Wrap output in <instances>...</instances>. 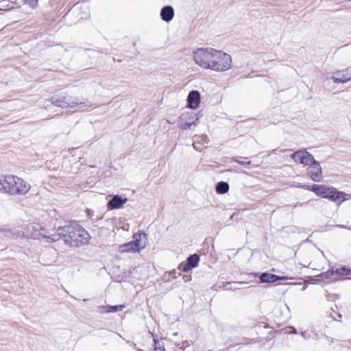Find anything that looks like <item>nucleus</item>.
Returning <instances> with one entry per match:
<instances>
[{"label":"nucleus","mask_w":351,"mask_h":351,"mask_svg":"<svg viewBox=\"0 0 351 351\" xmlns=\"http://www.w3.org/2000/svg\"><path fill=\"white\" fill-rule=\"evenodd\" d=\"M49 243L56 242L63 238L64 243L71 247H80L87 244L90 239L88 232L82 228L62 227L54 230L49 236H44Z\"/></svg>","instance_id":"obj_1"},{"label":"nucleus","mask_w":351,"mask_h":351,"mask_svg":"<svg viewBox=\"0 0 351 351\" xmlns=\"http://www.w3.org/2000/svg\"><path fill=\"white\" fill-rule=\"evenodd\" d=\"M31 189L30 183L20 176L11 173L0 174V194L24 196Z\"/></svg>","instance_id":"obj_2"},{"label":"nucleus","mask_w":351,"mask_h":351,"mask_svg":"<svg viewBox=\"0 0 351 351\" xmlns=\"http://www.w3.org/2000/svg\"><path fill=\"white\" fill-rule=\"evenodd\" d=\"M304 187L313 191L318 197L339 204L351 198V195L326 184H313L312 186H304Z\"/></svg>","instance_id":"obj_3"},{"label":"nucleus","mask_w":351,"mask_h":351,"mask_svg":"<svg viewBox=\"0 0 351 351\" xmlns=\"http://www.w3.org/2000/svg\"><path fill=\"white\" fill-rule=\"evenodd\" d=\"M215 49L200 48L194 51L193 58L195 63L203 69L210 70L215 57Z\"/></svg>","instance_id":"obj_4"},{"label":"nucleus","mask_w":351,"mask_h":351,"mask_svg":"<svg viewBox=\"0 0 351 351\" xmlns=\"http://www.w3.org/2000/svg\"><path fill=\"white\" fill-rule=\"evenodd\" d=\"M213 62L210 71L221 73L230 69L232 59L230 54L216 49Z\"/></svg>","instance_id":"obj_5"},{"label":"nucleus","mask_w":351,"mask_h":351,"mask_svg":"<svg viewBox=\"0 0 351 351\" xmlns=\"http://www.w3.org/2000/svg\"><path fill=\"white\" fill-rule=\"evenodd\" d=\"M199 117L197 113L190 111L183 112L178 119V126L181 130H187L197 125Z\"/></svg>","instance_id":"obj_6"},{"label":"nucleus","mask_w":351,"mask_h":351,"mask_svg":"<svg viewBox=\"0 0 351 351\" xmlns=\"http://www.w3.org/2000/svg\"><path fill=\"white\" fill-rule=\"evenodd\" d=\"M202 104V95L197 90L189 92L186 99V108L191 110L199 109Z\"/></svg>","instance_id":"obj_7"},{"label":"nucleus","mask_w":351,"mask_h":351,"mask_svg":"<svg viewBox=\"0 0 351 351\" xmlns=\"http://www.w3.org/2000/svg\"><path fill=\"white\" fill-rule=\"evenodd\" d=\"M291 158L295 162L303 165L306 167L311 164L312 162L315 160L314 157L305 149H300L293 152L291 155Z\"/></svg>","instance_id":"obj_8"},{"label":"nucleus","mask_w":351,"mask_h":351,"mask_svg":"<svg viewBox=\"0 0 351 351\" xmlns=\"http://www.w3.org/2000/svg\"><path fill=\"white\" fill-rule=\"evenodd\" d=\"M107 199H108L106 205L108 210L121 209L128 202V198L124 195H108Z\"/></svg>","instance_id":"obj_9"},{"label":"nucleus","mask_w":351,"mask_h":351,"mask_svg":"<svg viewBox=\"0 0 351 351\" xmlns=\"http://www.w3.org/2000/svg\"><path fill=\"white\" fill-rule=\"evenodd\" d=\"M307 167L306 173L308 176L314 182H321L323 179V176L319 162L314 160L313 162Z\"/></svg>","instance_id":"obj_10"},{"label":"nucleus","mask_w":351,"mask_h":351,"mask_svg":"<svg viewBox=\"0 0 351 351\" xmlns=\"http://www.w3.org/2000/svg\"><path fill=\"white\" fill-rule=\"evenodd\" d=\"M331 80L335 84H345L351 81V68L339 69L331 75Z\"/></svg>","instance_id":"obj_11"},{"label":"nucleus","mask_w":351,"mask_h":351,"mask_svg":"<svg viewBox=\"0 0 351 351\" xmlns=\"http://www.w3.org/2000/svg\"><path fill=\"white\" fill-rule=\"evenodd\" d=\"M26 232L24 233L25 237L33 239H43L45 242L47 243L46 241V239L44 238V236H49L51 233H53L54 231L45 234L41 232V231L36 226L34 225H28L25 227Z\"/></svg>","instance_id":"obj_12"},{"label":"nucleus","mask_w":351,"mask_h":351,"mask_svg":"<svg viewBox=\"0 0 351 351\" xmlns=\"http://www.w3.org/2000/svg\"><path fill=\"white\" fill-rule=\"evenodd\" d=\"M199 262V256L196 254L191 255L186 261V263H182L179 265L178 269L184 272H188L189 271L197 267Z\"/></svg>","instance_id":"obj_13"},{"label":"nucleus","mask_w":351,"mask_h":351,"mask_svg":"<svg viewBox=\"0 0 351 351\" xmlns=\"http://www.w3.org/2000/svg\"><path fill=\"white\" fill-rule=\"evenodd\" d=\"M348 275H351V270L345 267L331 269L326 273V278L330 280H336Z\"/></svg>","instance_id":"obj_14"},{"label":"nucleus","mask_w":351,"mask_h":351,"mask_svg":"<svg viewBox=\"0 0 351 351\" xmlns=\"http://www.w3.org/2000/svg\"><path fill=\"white\" fill-rule=\"evenodd\" d=\"M147 234L142 232H138L133 235L132 242L140 252L147 245Z\"/></svg>","instance_id":"obj_15"},{"label":"nucleus","mask_w":351,"mask_h":351,"mask_svg":"<svg viewBox=\"0 0 351 351\" xmlns=\"http://www.w3.org/2000/svg\"><path fill=\"white\" fill-rule=\"evenodd\" d=\"M288 279L289 280H292V279H293V278H288V277H286V276H276L275 274H267V273H263L260 276L261 282H263V283L274 282H276L277 280H288Z\"/></svg>","instance_id":"obj_16"},{"label":"nucleus","mask_w":351,"mask_h":351,"mask_svg":"<svg viewBox=\"0 0 351 351\" xmlns=\"http://www.w3.org/2000/svg\"><path fill=\"white\" fill-rule=\"evenodd\" d=\"M174 16V10L170 5H166L162 8L160 16L166 22H169Z\"/></svg>","instance_id":"obj_17"},{"label":"nucleus","mask_w":351,"mask_h":351,"mask_svg":"<svg viewBox=\"0 0 351 351\" xmlns=\"http://www.w3.org/2000/svg\"><path fill=\"white\" fill-rule=\"evenodd\" d=\"M120 252L123 253H138V248L135 247L134 243L132 241L127 243L121 245L119 247Z\"/></svg>","instance_id":"obj_18"},{"label":"nucleus","mask_w":351,"mask_h":351,"mask_svg":"<svg viewBox=\"0 0 351 351\" xmlns=\"http://www.w3.org/2000/svg\"><path fill=\"white\" fill-rule=\"evenodd\" d=\"M229 184L226 182H219L216 185V192L218 194H225L229 191Z\"/></svg>","instance_id":"obj_19"},{"label":"nucleus","mask_w":351,"mask_h":351,"mask_svg":"<svg viewBox=\"0 0 351 351\" xmlns=\"http://www.w3.org/2000/svg\"><path fill=\"white\" fill-rule=\"evenodd\" d=\"M51 102L53 105L61 108H68L69 104L64 101V97H52Z\"/></svg>","instance_id":"obj_20"},{"label":"nucleus","mask_w":351,"mask_h":351,"mask_svg":"<svg viewBox=\"0 0 351 351\" xmlns=\"http://www.w3.org/2000/svg\"><path fill=\"white\" fill-rule=\"evenodd\" d=\"M154 351H166L163 344H160L158 341L154 338Z\"/></svg>","instance_id":"obj_21"},{"label":"nucleus","mask_w":351,"mask_h":351,"mask_svg":"<svg viewBox=\"0 0 351 351\" xmlns=\"http://www.w3.org/2000/svg\"><path fill=\"white\" fill-rule=\"evenodd\" d=\"M123 306H110L108 308V312H114L123 308Z\"/></svg>","instance_id":"obj_22"},{"label":"nucleus","mask_w":351,"mask_h":351,"mask_svg":"<svg viewBox=\"0 0 351 351\" xmlns=\"http://www.w3.org/2000/svg\"><path fill=\"white\" fill-rule=\"evenodd\" d=\"M25 2L32 8H36L38 4L37 0H25Z\"/></svg>","instance_id":"obj_23"},{"label":"nucleus","mask_w":351,"mask_h":351,"mask_svg":"<svg viewBox=\"0 0 351 351\" xmlns=\"http://www.w3.org/2000/svg\"><path fill=\"white\" fill-rule=\"evenodd\" d=\"M183 279L185 282H189L191 280V276H184L183 277Z\"/></svg>","instance_id":"obj_24"},{"label":"nucleus","mask_w":351,"mask_h":351,"mask_svg":"<svg viewBox=\"0 0 351 351\" xmlns=\"http://www.w3.org/2000/svg\"><path fill=\"white\" fill-rule=\"evenodd\" d=\"M170 274H172V276H173V277L174 278H176V270H173Z\"/></svg>","instance_id":"obj_25"},{"label":"nucleus","mask_w":351,"mask_h":351,"mask_svg":"<svg viewBox=\"0 0 351 351\" xmlns=\"http://www.w3.org/2000/svg\"><path fill=\"white\" fill-rule=\"evenodd\" d=\"M293 283L291 282H288L287 285H292Z\"/></svg>","instance_id":"obj_26"},{"label":"nucleus","mask_w":351,"mask_h":351,"mask_svg":"<svg viewBox=\"0 0 351 351\" xmlns=\"http://www.w3.org/2000/svg\"><path fill=\"white\" fill-rule=\"evenodd\" d=\"M137 351H143V350L141 349H137Z\"/></svg>","instance_id":"obj_27"}]
</instances>
